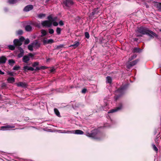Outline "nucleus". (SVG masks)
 Instances as JSON below:
<instances>
[{"instance_id": "19", "label": "nucleus", "mask_w": 161, "mask_h": 161, "mask_svg": "<svg viewBox=\"0 0 161 161\" xmlns=\"http://www.w3.org/2000/svg\"><path fill=\"white\" fill-rule=\"evenodd\" d=\"M7 80L8 83H12L14 82V78L13 77H9L8 78Z\"/></svg>"}, {"instance_id": "15", "label": "nucleus", "mask_w": 161, "mask_h": 161, "mask_svg": "<svg viewBox=\"0 0 161 161\" xmlns=\"http://www.w3.org/2000/svg\"><path fill=\"white\" fill-rule=\"evenodd\" d=\"M72 108L75 109H77L78 108H80L81 106V105L79 103H73L72 104Z\"/></svg>"}, {"instance_id": "50", "label": "nucleus", "mask_w": 161, "mask_h": 161, "mask_svg": "<svg viewBox=\"0 0 161 161\" xmlns=\"http://www.w3.org/2000/svg\"><path fill=\"white\" fill-rule=\"evenodd\" d=\"M158 140L159 139H158V137L156 138V139H155V142L156 143H158Z\"/></svg>"}, {"instance_id": "36", "label": "nucleus", "mask_w": 161, "mask_h": 161, "mask_svg": "<svg viewBox=\"0 0 161 161\" xmlns=\"http://www.w3.org/2000/svg\"><path fill=\"white\" fill-rule=\"evenodd\" d=\"M136 57V55H134L133 56H131L130 58H129V61H131L132 59H133L134 58Z\"/></svg>"}, {"instance_id": "41", "label": "nucleus", "mask_w": 161, "mask_h": 161, "mask_svg": "<svg viewBox=\"0 0 161 161\" xmlns=\"http://www.w3.org/2000/svg\"><path fill=\"white\" fill-rule=\"evenodd\" d=\"M98 9H94V11L92 12V15H94L96 14L97 13V10Z\"/></svg>"}, {"instance_id": "25", "label": "nucleus", "mask_w": 161, "mask_h": 161, "mask_svg": "<svg viewBox=\"0 0 161 161\" xmlns=\"http://www.w3.org/2000/svg\"><path fill=\"white\" fill-rule=\"evenodd\" d=\"M79 45V42H75V44H71V47H73L74 48L76 47H78Z\"/></svg>"}, {"instance_id": "13", "label": "nucleus", "mask_w": 161, "mask_h": 161, "mask_svg": "<svg viewBox=\"0 0 161 161\" xmlns=\"http://www.w3.org/2000/svg\"><path fill=\"white\" fill-rule=\"evenodd\" d=\"M14 127V126L13 125H7L3 126L1 127V129L3 130H6L8 129L13 128Z\"/></svg>"}, {"instance_id": "38", "label": "nucleus", "mask_w": 161, "mask_h": 161, "mask_svg": "<svg viewBox=\"0 0 161 161\" xmlns=\"http://www.w3.org/2000/svg\"><path fill=\"white\" fill-rule=\"evenodd\" d=\"M39 64V63L38 62H34L32 65L33 67H36V66Z\"/></svg>"}, {"instance_id": "7", "label": "nucleus", "mask_w": 161, "mask_h": 161, "mask_svg": "<svg viewBox=\"0 0 161 161\" xmlns=\"http://www.w3.org/2000/svg\"><path fill=\"white\" fill-rule=\"evenodd\" d=\"M138 60H136L134 61H132L131 62L129 63L127 65V67L128 68H130L131 67L135 65H136L138 61Z\"/></svg>"}, {"instance_id": "16", "label": "nucleus", "mask_w": 161, "mask_h": 161, "mask_svg": "<svg viewBox=\"0 0 161 161\" xmlns=\"http://www.w3.org/2000/svg\"><path fill=\"white\" fill-rule=\"evenodd\" d=\"M16 84L18 86L22 87H25L27 86V84L25 83L22 82H19L16 83Z\"/></svg>"}, {"instance_id": "47", "label": "nucleus", "mask_w": 161, "mask_h": 161, "mask_svg": "<svg viewBox=\"0 0 161 161\" xmlns=\"http://www.w3.org/2000/svg\"><path fill=\"white\" fill-rule=\"evenodd\" d=\"M7 73L8 75H10L11 76H13V72L8 71L7 72Z\"/></svg>"}, {"instance_id": "3", "label": "nucleus", "mask_w": 161, "mask_h": 161, "mask_svg": "<svg viewBox=\"0 0 161 161\" xmlns=\"http://www.w3.org/2000/svg\"><path fill=\"white\" fill-rule=\"evenodd\" d=\"M128 86V85H125L121 86L120 88L115 92V96L114 97V100L116 101L119 97L122 95L125 92Z\"/></svg>"}, {"instance_id": "9", "label": "nucleus", "mask_w": 161, "mask_h": 161, "mask_svg": "<svg viewBox=\"0 0 161 161\" xmlns=\"http://www.w3.org/2000/svg\"><path fill=\"white\" fill-rule=\"evenodd\" d=\"M23 70L25 71H27L28 70L33 71L34 70V69L33 68L26 65L24 66Z\"/></svg>"}, {"instance_id": "55", "label": "nucleus", "mask_w": 161, "mask_h": 161, "mask_svg": "<svg viewBox=\"0 0 161 161\" xmlns=\"http://www.w3.org/2000/svg\"><path fill=\"white\" fill-rule=\"evenodd\" d=\"M4 74V73L0 70V74L3 75Z\"/></svg>"}, {"instance_id": "31", "label": "nucleus", "mask_w": 161, "mask_h": 161, "mask_svg": "<svg viewBox=\"0 0 161 161\" xmlns=\"http://www.w3.org/2000/svg\"><path fill=\"white\" fill-rule=\"evenodd\" d=\"M16 33L17 35H20L23 34V31L22 30H20L17 31Z\"/></svg>"}, {"instance_id": "46", "label": "nucleus", "mask_w": 161, "mask_h": 161, "mask_svg": "<svg viewBox=\"0 0 161 161\" xmlns=\"http://www.w3.org/2000/svg\"><path fill=\"white\" fill-rule=\"evenodd\" d=\"M45 16V15L44 14H40L39 15H38V17L40 18H42V17H44Z\"/></svg>"}, {"instance_id": "14", "label": "nucleus", "mask_w": 161, "mask_h": 161, "mask_svg": "<svg viewBox=\"0 0 161 161\" xmlns=\"http://www.w3.org/2000/svg\"><path fill=\"white\" fill-rule=\"evenodd\" d=\"M30 60V58L29 57V56L27 55L24 56L22 58L23 61L25 63H27Z\"/></svg>"}, {"instance_id": "34", "label": "nucleus", "mask_w": 161, "mask_h": 161, "mask_svg": "<svg viewBox=\"0 0 161 161\" xmlns=\"http://www.w3.org/2000/svg\"><path fill=\"white\" fill-rule=\"evenodd\" d=\"M49 33L50 34H53L54 32L53 30L52 29H48Z\"/></svg>"}, {"instance_id": "48", "label": "nucleus", "mask_w": 161, "mask_h": 161, "mask_svg": "<svg viewBox=\"0 0 161 161\" xmlns=\"http://www.w3.org/2000/svg\"><path fill=\"white\" fill-rule=\"evenodd\" d=\"M86 91V89L84 88L82 90V93H85Z\"/></svg>"}, {"instance_id": "40", "label": "nucleus", "mask_w": 161, "mask_h": 161, "mask_svg": "<svg viewBox=\"0 0 161 161\" xmlns=\"http://www.w3.org/2000/svg\"><path fill=\"white\" fill-rule=\"evenodd\" d=\"M30 42V40L28 39H27L25 41V44H27Z\"/></svg>"}, {"instance_id": "21", "label": "nucleus", "mask_w": 161, "mask_h": 161, "mask_svg": "<svg viewBox=\"0 0 161 161\" xmlns=\"http://www.w3.org/2000/svg\"><path fill=\"white\" fill-rule=\"evenodd\" d=\"M25 30L27 31H32V28L30 25H26L25 28Z\"/></svg>"}, {"instance_id": "58", "label": "nucleus", "mask_w": 161, "mask_h": 161, "mask_svg": "<svg viewBox=\"0 0 161 161\" xmlns=\"http://www.w3.org/2000/svg\"><path fill=\"white\" fill-rule=\"evenodd\" d=\"M71 5L73 3V2L71 0Z\"/></svg>"}, {"instance_id": "18", "label": "nucleus", "mask_w": 161, "mask_h": 161, "mask_svg": "<svg viewBox=\"0 0 161 161\" xmlns=\"http://www.w3.org/2000/svg\"><path fill=\"white\" fill-rule=\"evenodd\" d=\"M6 58L4 56H2L0 58V63H4L6 61Z\"/></svg>"}, {"instance_id": "1", "label": "nucleus", "mask_w": 161, "mask_h": 161, "mask_svg": "<svg viewBox=\"0 0 161 161\" xmlns=\"http://www.w3.org/2000/svg\"><path fill=\"white\" fill-rule=\"evenodd\" d=\"M136 33V36H142V35H147L151 38L154 37H157L158 35L152 31L148 29L147 28L141 26L138 28L137 30Z\"/></svg>"}, {"instance_id": "39", "label": "nucleus", "mask_w": 161, "mask_h": 161, "mask_svg": "<svg viewBox=\"0 0 161 161\" xmlns=\"http://www.w3.org/2000/svg\"><path fill=\"white\" fill-rule=\"evenodd\" d=\"M23 55L24 53H20L18 55V57L19 58H21L23 56Z\"/></svg>"}, {"instance_id": "8", "label": "nucleus", "mask_w": 161, "mask_h": 161, "mask_svg": "<svg viewBox=\"0 0 161 161\" xmlns=\"http://www.w3.org/2000/svg\"><path fill=\"white\" fill-rule=\"evenodd\" d=\"M70 5V0H65L64 1L63 5L65 8H67L69 7Z\"/></svg>"}, {"instance_id": "56", "label": "nucleus", "mask_w": 161, "mask_h": 161, "mask_svg": "<svg viewBox=\"0 0 161 161\" xmlns=\"http://www.w3.org/2000/svg\"><path fill=\"white\" fill-rule=\"evenodd\" d=\"M40 69H41L39 67H36V69H35V70H39Z\"/></svg>"}, {"instance_id": "22", "label": "nucleus", "mask_w": 161, "mask_h": 161, "mask_svg": "<svg viewBox=\"0 0 161 161\" xmlns=\"http://www.w3.org/2000/svg\"><path fill=\"white\" fill-rule=\"evenodd\" d=\"M41 36L42 37L46 36L47 34V31L45 30H41Z\"/></svg>"}, {"instance_id": "28", "label": "nucleus", "mask_w": 161, "mask_h": 161, "mask_svg": "<svg viewBox=\"0 0 161 161\" xmlns=\"http://www.w3.org/2000/svg\"><path fill=\"white\" fill-rule=\"evenodd\" d=\"M34 47L32 44H30L28 46V49L30 51H32L33 50V47Z\"/></svg>"}, {"instance_id": "60", "label": "nucleus", "mask_w": 161, "mask_h": 161, "mask_svg": "<svg viewBox=\"0 0 161 161\" xmlns=\"http://www.w3.org/2000/svg\"><path fill=\"white\" fill-rule=\"evenodd\" d=\"M160 31L161 32V29H160Z\"/></svg>"}, {"instance_id": "42", "label": "nucleus", "mask_w": 161, "mask_h": 161, "mask_svg": "<svg viewBox=\"0 0 161 161\" xmlns=\"http://www.w3.org/2000/svg\"><path fill=\"white\" fill-rule=\"evenodd\" d=\"M55 21H54L53 22H52V23L53 24V25L54 26H57L58 25V24L56 22H55Z\"/></svg>"}, {"instance_id": "26", "label": "nucleus", "mask_w": 161, "mask_h": 161, "mask_svg": "<svg viewBox=\"0 0 161 161\" xmlns=\"http://www.w3.org/2000/svg\"><path fill=\"white\" fill-rule=\"evenodd\" d=\"M156 5L158 10L160 11H161V4L157 3Z\"/></svg>"}, {"instance_id": "61", "label": "nucleus", "mask_w": 161, "mask_h": 161, "mask_svg": "<svg viewBox=\"0 0 161 161\" xmlns=\"http://www.w3.org/2000/svg\"><path fill=\"white\" fill-rule=\"evenodd\" d=\"M1 95H0V98L1 97Z\"/></svg>"}, {"instance_id": "51", "label": "nucleus", "mask_w": 161, "mask_h": 161, "mask_svg": "<svg viewBox=\"0 0 161 161\" xmlns=\"http://www.w3.org/2000/svg\"><path fill=\"white\" fill-rule=\"evenodd\" d=\"M63 47V45H60L59 46H58L57 47V49H59L60 48Z\"/></svg>"}, {"instance_id": "33", "label": "nucleus", "mask_w": 161, "mask_h": 161, "mask_svg": "<svg viewBox=\"0 0 161 161\" xmlns=\"http://www.w3.org/2000/svg\"><path fill=\"white\" fill-rule=\"evenodd\" d=\"M85 36L87 39L89 38L90 36L89 33L87 32H85Z\"/></svg>"}, {"instance_id": "5", "label": "nucleus", "mask_w": 161, "mask_h": 161, "mask_svg": "<svg viewBox=\"0 0 161 161\" xmlns=\"http://www.w3.org/2000/svg\"><path fill=\"white\" fill-rule=\"evenodd\" d=\"M123 108V106L122 104V103H119L117 107L115 108L114 109H113L109 110L108 112V113L109 114L111 113H113L115 112L119 111L122 109Z\"/></svg>"}, {"instance_id": "2", "label": "nucleus", "mask_w": 161, "mask_h": 161, "mask_svg": "<svg viewBox=\"0 0 161 161\" xmlns=\"http://www.w3.org/2000/svg\"><path fill=\"white\" fill-rule=\"evenodd\" d=\"M87 136L97 140H101L103 137V135L97 129H94L91 131V133H88Z\"/></svg>"}, {"instance_id": "4", "label": "nucleus", "mask_w": 161, "mask_h": 161, "mask_svg": "<svg viewBox=\"0 0 161 161\" xmlns=\"http://www.w3.org/2000/svg\"><path fill=\"white\" fill-rule=\"evenodd\" d=\"M47 19L48 20H45L43 21L41 24L43 26L46 27H50L52 25V22L54 21H56L57 19V17L53 18L51 16L48 17Z\"/></svg>"}, {"instance_id": "35", "label": "nucleus", "mask_w": 161, "mask_h": 161, "mask_svg": "<svg viewBox=\"0 0 161 161\" xmlns=\"http://www.w3.org/2000/svg\"><path fill=\"white\" fill-rule=\"evenodd\" d=\"M8 47L11 50H14L15 48V47L13 45H9Z\"/></svg>"}, {"instance_id": "23", "label": "nucleus", "mask_w": 161, "mask_h": 161, "mask_svg": "<svg viewBox=\"0 0 161 161\" xmlns=\"http://www.w3.org/2000/svg\"><path fill=\"white\" fill-rule=\"evenodd\" d=\"M142 49L138 47L134 48L133 51L134 53H140Z\"/></svg>"}, {"instance_id": "37", "label": "nucleus", "mask_w": 161, "mask_h": 161, "mask_svg": "<svg viewBox=\"0 0 161 161\" xmlns=\"http://www.w3.org/2000/svg\"><path fill=\"white\" fill-rule=\"evenodd\" d=\"M20 68L19 66H15L13 68L14 70H18Z\"/></svg>"}, {"instance_id": "27", "label": "nucleus", "mask_w": 161, "mask_h": 161, "mask_svg": "<svg viewBox=\"0 0 161 161\" xmlns=\"http://www.w3.org/2000/svg\"><path fill=\"white\" fill-rule=\"evenodd\" d=\"M152 146L154 150L156 152H157L158 150L157 147L155 146V145L154 144H153L152 145Z\"/></svg>"}, {"instance_id": "53", "label": "nucleus", "mask_w": 161, "mask_h": 161, "mask_svg": "<svg viewBox=\"0 0 161 161\" xmlns=\"http://www.w3.org/2000/svg\"><path fill=\"white\" fill-rule=\"evenodd\" d=\"M55 70V69L54 68H53L50 70V72H53Z\"/></svg>"}, {"instance_id": "29", "label": "nucleus", "mask_w": 161, "mask_h": 161, "mask_svg": "<svg viewBox=\"0 0 161 161\" xmlns=\"http://www.w3.org/2000/svg\"><path fill=\"white\" fill-rule=\"evenodd\" d=\"M61 30L60 28L57 27L56 29V32L58 35H60L61 33Z\"/></svg>"}, {"instance_id": "57", "label": "nucleus", "mask_w": 161, "mask_h": 161, "mask_svg": "<svg viewBox=\"0 0 161 161\" xmlns=\"http://www.w3.org/2000/svg\"><path fill=\"white\" fill-rule=\"evenodd\" d=\"M137 40H138V39H137V38H135V39H134V40H135V41H137Z\"/></svg>"}, {"instance_id": "30", "label": "nucleus", "mask_w": 161, "mask_h": 161, "mask_svg": "<svg viewBox=\"0 0 161 161\" xmlns=\"http://www.w3.org/2000/svg\"><path fill=\"white\" fill-rule=\"evenodd\" d=\"M16 1L15 0H9L8 3L10 4H13L15 3Z\"/></svg>"}, {"instance_id": "52", "label": "nucleus", "mask_w": 161, "mask_h": 161, "mask_svg": "<svg viewBox=\"0 0 161 161\" xmlns=\"http://www.w3.org/2000/svg\"><path fill=\"white\" fill-rule=\"evenodd\" d=\"M69 131H68L66 130H64L63 132H61V133H69Z\"/></svg>"}, {"instance_id": "44", "label": "nucleus", "mask_w": 161, "mask_h": 161, "mask_svg": "<svg viewBox=\"0 0 161 161\" xmlns=\"http://www.w3.org/2000/svg\"><path fill=\"white\" fill-rule=\"evenodd\" d=\"M25 38L23 37H21L19 38V39L21 42L22 43L23 41L24 40Z\"/></svg>"}, {"instance_id": "20", "label": "nucleus", "mask_w": 161, "mask_h": 161, "mask_svg": "<svg viewBox=\"0 0 161 161\" xmlns=\"http://www.w3.org/2000/svg\"><path fill=\"white\" fill-rule=\"evenodd\" d=\"M106 82L107 83L111 84L112 82V78L109 76H107L106 78Z\"/></svg>"}, {"instance_id": "49", "label": "nucleus", "mask_w": 161, "mask_h": 161, "mask_svg": "<svg viewBox=\"0 0 161 161\" xmlns=\"http://www.w3.org/2000/svg\"><path fill=\"white\" fill-rule=\"evenodd\" d=\"M59 24L60 25H64V23L62 21H60L59 22Z\"/></svg>"}, {"instance_id": "11", "label": "nucleus", "mask_w": 161, "mask_h": 161, "mask_svg": "<svg viewBox=\"0 0 161 161\" xmlns=\"http://www.w3.org/2000/svg\"><path fill=\"white\" fill-rule=\"evenodd\" d=\"M83 132L80 130H77L71 131V133H73L76 134H83Z\"/></svg>"}, {"instance_id": "32", "label": "nucleus", "mask_w": 161, "mask_h": 161, "mask_svg": "<svg viewBox=\"0 0 161 161\" xmlns=\"http://www.w3.org/2000/svg\"><path fill=\"white\" fill-rule=\"evenodd\" d=\"M15 63L14 60L13 59H10L8 60V63L9 64H13Z\"/></svg>"}, {"instance_id": "12", "label": "nucleus", "mask_w": 161, "mask_h": 161, "mask_svg": "<svg viewBox=\"0 0 161 161\" xmlns=\"http://www.w3.org/2000/svg\"><path fill=\"white\" fill-rule=\"evenodd\" d=\"M14 43L15 46H20L22 44V43L18 39H14Z\"/></svg>"}, {"instance_id": "6", "label": "nucleus", "mask_w": 161, "mask_h": 161, "mask_svg": "<svg viewBox=\"0 0 161 161\" xmlns=\"http://www.w3.org/2000/svg\"><path fill=\"white\" fill-rule=\"evenodd\" d=\"M43 44L46 45L48 44H51L54 42V41L52 39L47 40L46 39H44L42 41Z\"/></svg>"}, {"instance_id": "54", "label": "nucleus", "mask_w": 161, "mask_h": 161, "mask_svg": "<svg viewBox=\"0 0 161 161\" xmlns=\"http://www.w3.org/2000/svg\"><path fill=\"white\" fill-rule=\"evenodd\" d=\"M40 68H41V69H45L46 68V67L44 66H41L40 67Z\"/></svg>"}, {"instance_id": "10", "label": "nucleus", "mask_w": 161, "mask_h": 161, "mask_svg": "<svg viewBox=\"0 0 161 161\" xmlns=\"http://www.w3.org/2000/svg\"><path fill=\"white\" fill-rule=\"evenodd\" d=\"M33 6L31 5H29L26 6L24 8V11L26 12H28L31 10L33 8Z\"/></svg>"}, {"instance_id": "59", "label": "nucleus", "mask_w": 161, "mask_h": 161, "mask_svg": "<svg viewBox=\"0 0 161 161\" xmlns=\"http://www.w3.org/2000/svg\"><path fill=\"white\" fill-rule=\"evenodd\" d=\"M50 0H46V2H48V1H49Z\"/></svg>"}, {"instance_id": "17", "label": "nucleus", "mask_w": 161, "mask_h": 161, "mask_svg": "<svg viewBox=\"0 0 161 161\" xmlns=\"http://www.w3.org/2000/svg\"><path fill=\"white\" fill-rule=\"evenodd\" d=\"M34 47H38L40 46V44L37 40L31 43Z\"/></svg>"}, {"instance_id": "45", "label": "nucleus", "mask_w": 161, "mask_h": 161, "mask_svg": "<svg viewBox=\"0 0 161 161\" xmlns=\"http://www.w3.org/2000/svg\"><path fill=\"white\" fill-rule=\"evenodd\" d=\"M35 54L31 53H29L27 56H29V57H33L34 56Z\"/></svg>"}, {"instance_id": "24", "label": "nucleus", "mask_w": 161, "mask_h": 161, "mask_svg": "<svg viewBox=\"0 0 161 161\" xmlns=\"http://www.w3.org/2000/svg\"><path fill=\"white\" fill-rule=\"evenodd\" d=\"M54 111L55 114L58 117H60V114L59 111L57 108L54 109Z\"/></svg>"}, {"instance_id": "43", "label": "nucleus", "mask_w": 161, "mask_h": 161, "mask_svg": "<svg viewBox=\"0 0 161 161\" xmlns=\"http://www.w3.org/2000/svg\"><path fill=\"white\" fill-rule=\"evenodd\" d=\"M19 50L20 53H24V51L23 50L21 47H19Z\"/></svg>"}]
</instances>
